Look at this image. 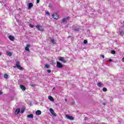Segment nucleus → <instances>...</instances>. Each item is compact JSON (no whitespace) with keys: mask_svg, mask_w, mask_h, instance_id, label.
I'll list each match as a JSON object with an SVG mask.
<instances>
[{"mask_svg":"<svg viewBox=\"0 0 124 124\" xmlns=\"http://www.w3.org/2000/svg\"><path fill=\"white\" fill-rule=\"evenodd\" d=\"M36 28H37V30L40 31H43V28H42V26L40 25H37L36 26Z\"/></svg>","mask_w":124,"mask_h":124,"instance_id":"0eeeda50","label":"nucleus"},{"mask_svg":"<svg viewBox=\"0 0 124 124\" xmlns=\"http://www.w3.org/2000/svg\"><path fill=\"white\" fill-rule=\"evenodd\" d=\"M7 56H9L10 57H11V56H12V53H11V52H8L7 53Z\"/></svg>","mask_w":124,"mask_h":124,"instance_id":"b1692460","label":"nucleus"},{"mask_svg":"<svg viewBox=\"0 0 124 124\" xmlns=\"http://www.w3.org/2000/svg\"><path fill=\"white\" fill-rule=\"evenodd\" d=\"M48 99H49V100H50V101H54V98H53V97H52L51 96H48Z\"/></svg>","mask_w":124,"mask_h":124,"instance_id":"dca6fc26","label":"nucleus"},{"mask_svg":"<svg viewBox=\"0 0 124 124\" xmlns=\"http://www.w3.org/2000/svg\"><path fill=\"white\" fill-rule=\"evenodd\" d=\"M49 111L50 113L52 114V115L54 116V117H57V114L55 113V112L54 111V109H53V108H49Z\"/></svg>","mask_w":124,"mask_h":124,"instance_id":"39448f33","label":"nucleus"},{"mask_svg":"<svg viewBox=\"0 0 124 124\" xmlns=\"http://www.w3.org/2000/svg\"><path fill=\"white\" fill-rule=\"evenodd\" d=\"M27 117L28 118H31V119H32L33 118V114H31L28 115L27 116Z\"/></svg>","mask_w":124,"mask_h":124,"instance_id":"f3484780","label":"nucleus"},{"mask_svg":"<svg viewBox=\"0 0 124 124\" xmlns=\"http://www.w3.org/2000/svg\"><path fill=\"white\" fill-rule=\"evenodd\" d=\"M16 66L18 69H19V70H23V67L21 66V65H20V62L18 61L16 62Z\"/></svg>","mask_w":124,"mask_h":124,"instance_id":"f03ea898","label":"nucleus"},{"mask_svg":"<svg viewBox=\"0 0 124 124\" xmlns=\"http://www.w3.org/2000/svg\"><path fill=\"white\" fill-rule=\"evenodd\" d=\"M56 66L57 68H62V67H63V65L60 62H57Z\"/></svg>","mask_w":124,"mask_h":124,"instance_id":"7ed1b4c3","label":"nucleus"},{"mask_svg":"<svg viewBox=\"0 0 124 124\" xmlns=\"http://www.w3.org/2000/svg\"><path fill=\"white\" fill-rule=\"evenodd\" d=\"M55 89V87H53V89H52V91H54V90Z\"/></svg>","mask_w":124,"mask_h":124,"instance_id":"e433bc0d","label":"nucleus"},{"mask_svg":"<svg viewBox=\"0 0 124 124\" xmlns=\"http://www.w3.org/2000/svg\"><path fill=\"white\" fill-rule=\"evenodd\" d=\"M33 6V4L32 3H29L28 5V9H31V7Z\"/></svg>","mask_w":124,"mask_h":124,"instance_id":"f8f14e48","label":"nucleus"},{"mask_svg":"<svg viewBox=\"0 0 124 124\" xmlns=\"http://www.w3.org/2000/svg\"><path fill=\"white\" fill-rule=\"evenodd\" d=\"M47 71L48 73H51V70L48 69L47 70Z\"/></svg>","mask_w":124,"mask_h":124,"instance_id":"7c9ffc66","label":"nucleus"},{"mask_svg":"<svg viewBox=\"0 0 124 124\" xmlns=\"http://www.w3.org/2000/svg\"><path fill=\"white\" fill-rule=\"evenodd\" d=\"M51 43H52V44H56V42H55V39H52L51 41Z\"/></svg>","mask_w":124,"mask_h":124,"instance_id":"aec40b11","label":"nucleus"},{"mask_svg":"<svg viewBox=\"0 0 124 124\" xmlns=\"http://www.w3.org/2000/svg\"><path fill=\"white\" fill-rule=\"evenodd\" d=\"M123 62H124V57L122 58Z\"/></svg>","mask_w":124,"mask_h":124,"instance_id":"c9c22d12","label":"nucleus"},{"mask_svg":"<svg viewBox=\"0 0 124 124\" xmlns=\"http://www.w3.org/2000/svg\"><path fill=\"white\" fill-rule=\"evenodd\" d=\"M29 48H31V46L30 44H27V46L25 47L26 51H28V52H30Z\"/></svg>","mask_w":124,"mask_h":124,"instance_id":"9d476101","label":"nucleus"},{"mask_svg":"<svg viewBox=\"0 0 124 124\" xmlns=\"http://www.w3.org/2000/svg\"><path fill=\"white\" fill-rule=\"evenodd\" d=\"M36 115H41V111L38 110L36 111Z\"/></svg>","mask_w":124,"mask_h":124,"instance_id":"4468645a","label":"nucleus"},{"mask_svg":"<svg viewBox=\"0 0 124 124\" xmlns=\"http://www.w3.org/2000/svg\"><path fill=\"white\" fill-rule=\"evenodd\" d=\"M46 14L47 15H48L49 16H50V13H49V12L46 11Z\"/></svg>","mask_w":124,"mask_h":124,"instance_id":"cd10ccee","label":"nucleus"},{"mask_svg":"<svg viewBox=\"0 0 124 124\" xmlns=\"http://www.w3.org/2000/svg\"><path fill=\"white\" fill-rule=\"evenodd\" d=\"M20 110L21 109H20V108H18L17 109H16L15 111V115H18L19 113H20Z\"/></svg>","mask_w":124,"mask_h":124,"instance_id":"1a4fd4ad","label":"nucleus"},{"mask_svg":"<svg viewBox=\"0 0 124 124\" xmlns=\"http://www.w3.org/2000/svg\"><path fill=\"white\" fill-rule=\"evenodd\" d=\"M103 105H106V104L105 103H103Z\"/></svg>","mask_w":124,"mask_h":124,"instance_id":"4c0bfd02","label":"nucleus"},{"mask_svg":"<svg viewBox=\"0 0 124 124\" xmlns=\"http://www.w3.org/2000/svg\"><path fill=\"white\" fill-rule=\"evenodd\" d=\"M4 78H5V79H7L8 78V75L5 74L4 75Z\"/></svg>","mask_w":124,"mask_h":124,"instance_id":"a211bd4d","label":"nucleus"},{"mask_svg":"<svg viewBox=\"0 0 124 124\" xmlns=\"http://www.w3.org/2000/svg\"><path fill=\"white\" fill-rule=\"evenodd\" d=\"M2 93V92H1V91H0V95Z\"/></svg>","mask_w":124,"mask_h":124,"instance_id":"f704fd0d","label":"nucleus"},{"mask_svg":"<svg viewBox=\"0 0 124 124\" xmlns=\"http://www.w3.org/2000/svg\"><path fill=\"white\" fill-rule=\"evenodd\" d=\"M97 87H99L100 88H101L102 87V83L101 82H98L97 84Z\"/></svg>","mask_w":124,"mask_h":124,"instance_id":"2eb2a0df","label":"nucleus"},{"mask_svg":"<svg viewBox=\"0 0 124 124\" xmlns=\"http://www.w3.org/2000/svg\"><path fill=\"white\" fill-rule=\"evenodd\" d=\"M80 29L78 28H76L74 29L75 31H79Z\"/></svg>","mask_w":124,"mask_h":124,"instance_id":"4be33fe9","label":"nucleus"},{"mask_svg":"<svg viewBox=\"0 0 124 124\" xmlns=\"http://www.w3.org/2000/svg\"><path fill=\"white\" fill-rule=\"evenodd\" d=\"M24 112H25V108H21L20 113H21V114H23V113H24Z\"/></svg>","mask_w":124,"mask_h":124,"instance_id":"412c9836","label":"nucleus"},{"mask_svg":"<svg viewBox=\"0 0 124 124\" xmlns=\"http://www.w3.org/2000/svg\"><path fill=\"white\" fill-rule=\"evenodd\" d=\"M100 56H101V57H103V59H104V58H105V56H104V55H101Z\"/></svg>","mask_w":124,"mask_h":124,"instance_id":"473e14b6","label":"nucleus"},{"mask_svg":"<svg viewBox=\"0 0 124 124\" xmlns=\"http://www.w3.org/2000/svg\"><path fill=\"white\" fill-rule=\"evenodd\" d=\"M9 39H10V40H11V41H14L15 38L14 37V36H13L12 35H10V36H9Z\"/></svg>","mask_w":124,"mask_h":124,"instance_id":"9b49d317","label":"nucleus"},{"mask_svg":"<svg viewBox=\"0 0 124 124\" xmlns=\"http://www.w3.org/2000/svg\"><path fill=\"white\" fill-rule=\"evenodd\" d=\"M124 34V32L123 31H121L120 32V35H121V36H123Z\"/></svg>","mask_w":124,"mask_h":124,"instance_id":"6ab92c4d","label":"nucleus"},{"mask_svg":"<svg viewBox=\"0 0 124 124\" xmlns=\"http://www.w3.org/2000/svg\"><path fill=\"white\" fill-rule=\"evenodd\" d=\"M29 27H30L31 28H33V25H31V24H30L29 25Z\"/></svg>","mask_w":124,"mask_h":124,"instance_id":"c756f323","label":"nucleus"},{"mask_svg":"<svg viewBox=\"0 0 124 124\" xmlns=\"http://www.w3.org/2000/svg\"><path fill=\"white\" fill-rule=\"evenodd\" d=\"M45 66L46 68H49L50 67V65L46 64Z\"/></svg>","mask_w":124,"mask_h":124,"instance_id":"5701e85b","label":"nucleus"},{"mask_svg":"<svg viewBox=\"0 0 124 124\" xmlns=\"http://www.w3.org/2000/svg\"><path fill=\"white\" fill-rule=\"evenodd\" d=\"M83 43L84 44H87V43H88V41H87L86 40H84L83 41Z\"/></svg>","mask_w":124,"mask_h":124,"instance_id":"bb28decb","label":"nucleus"},{"mask_svg":"<svg viewBox=\"0 0 124 124\" xmlns=\"http://www.w3.org/2000/svg\"><path fill=\"white\" fill-rule=\"evenodd\" d=\"M111 54H112V55H115V54H116V51H115V50H111Z\"/></svg>","mask_w":124,"mask_h":124,"instance_id":"393cba45","label":"nucleus"},{"mask_svg":"<svg viewBox=\"0 0 124 124\" xmlns=\"http://www.w3.org/2000/svg\"><path fill=\"white\" fill-rule=\"evenodd\" d=\"M52 18L54 19V20H59L60 19V15L57 14V13H53L52 15Z\"/></svg>","mask_w":124,"mask_h":124,"instance_id":"f257e3e1","label":"nucleus"},{"mask_svg":"<svg viewBox=\"0 0 124 124\" xmlns=\"http://www.w3.org/2000/svg\"><path fill=\"white\" fill-rule=\"evenodd\" d=\"M40 1V0H36V3H38Z\"/></svg>","mask_w":124,"mask_h":124,"instance_id":"2f4dec72","label":"nucleus"},{"mask_svg":"<svg viewBox=\"0 0 124 124\" xmlns=\"http://www.w3.org/2000/svg\"><path fill=\"white\" fill-rule=\"evenodd\" d=\"M70 18V17L69 16L64 17L62 20V23H66L67 21V20H68Z\"/></svg>","mask_w":124,"mask_h":124,"instance_id":"423d86ee","label":"nucleus"},{"mask_svg":"<svg viewBox=\"0 0 124 124\" xmlns=\"http://www.w3.org/2000/svg\"><path fill=\"white\" fill-rule=\"evenodd\" d=\"M65 100V101H67V100H66V99Z\"/></svg>","mask_w":124,"mask_h":124,"instance_id":"ea45409f","label":"nucleus"},{"mask_svg":"<svg viewBox=\"0 0 124 124\" xmlns=\"http://www.w3.org/2000/svg\"><path fill=\"white\" fill-rule=\"evenodd\" d=\"M58 60L60 62H63L64 63H65V62H66V60L64 59V57H60Z\"/></svg>","mask_w":124,"mask_h":124,"instance_id":"20e7f679","label":"nucleus"},{"mask_svg":"<svg viewBox=\"0 0 124 124\" xmlns=\"http://www.w3.org/2000/svg\"><path fill=\"white\" fill-rule=\"evenodd\" d=\"M31 87H32L33 88H34L35 87V84H30Z\"/></svg>","mask_w":124,"mask_h":124,"instance_id":"c85d7f7f","label":"nucleus"},{"mask_svg":"<svg viewBox=\"0 0 124 124\" xmlns=\"http://www.w3.org/2000/svg\"><path fill=\"white\" fill-rule=\"evenodd\" d=\"M108 62H113V60H112V59H109Z\"/></svg>","mask_w":124,"mask_h":124,"instance_id":"72a5a7b5","label":"nucleus"},{"mask_svg":"<svg viewBox=\"0 0 124 124\" xmlns=\"http://www.w3.org/2000/svg\"><path fill=\"white\" fill-rule=\"evenodd\" d=\"M107 91V88H105V87H104L103 88V91H104V92H106Z\"/></svg>","mask_w":124,"mask_h":124,"instance_id":"a878e982","label":"nucleus"},{"mask_svg":"<svg viewBox=\"0 0 124 124\" xmlns=\"http://www.w3.org/2000/svg\"><path fill=\"white\" fill-rule=\"evenodd\" d=\"M20 88L21 89V90H22V91H26V87L24 85H21Z\"/></svg>","mask_w":124,"mask_h":124,"instance_id":"ddd939ff","label":"nucleus"},{"mask_svg":"<svg viewBox=\"0 0 124 124\" xmlns=\"http://www.w3.org/2000/svg\"><path fill=\"white\" fill-rule=\"evenodd\" d=\"M1 53H0V56H1Z\"/></svg>","mask_w":124,"mask_h":124,"instance_id":"58836bf2","label":"nucleus"},{"mask_svg":"<svg viewBox=\"0 0 124 124\" xmlns=\"http://www.w3.org/2000/svg\"><path fill=\"white\" fill-rule=\"evenodd\" d=\"M65 116L67 119H68V120H71L72 121H73V120H74V117L71 116H69V115H66Z\"/></svg>","mask_w":124,"mask_h":124,"instance_id":"6e6552de","label":"nucleus"}]
</instances>
